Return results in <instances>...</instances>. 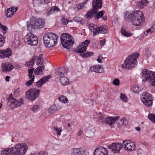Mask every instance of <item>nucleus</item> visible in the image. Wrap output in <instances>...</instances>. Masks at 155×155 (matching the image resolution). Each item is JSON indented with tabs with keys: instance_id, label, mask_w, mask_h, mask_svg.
Segmentation results:
<instances>
[{
	"instance_id": "1",
	"label": "nucleus",
	"mask_w": 155,
	"mask_h": 155,
	"mask_svg": "<svg viewBox=\"0 0 155 155\" xmlns=\"http://www.w3.org/2000/svg\"><path fill=\"white\" fill-rule=\"evenodd\" d=\"M124 19L127 22H131L133 25L136 26H141L144 20L143 13L140 11L132 13L127 12L125 15Z\"/></svg>"
},
{
	"instance_id": "2",
	"label": "nucleus",
	"mask_w": 155,
	"mask_h": 155,
	"mask_svg": "<svg viewBox=\"0 0 155 155\" xmlns=\"http://www.w3.org/2000/svg\"><path fill=\"white\" fill-rule=\"evenodd\" d=\"M139 54L137 53H134L129 55L122 66L123 69H130L137 66V62L136 59Z\"/></svg>"
},
{
	"instance_id": "3",
	"label": "nucleus",
	"mask_w": 155,
	"mask_h": 155,
	"mask_svg": "<svg viewBox=\"0 0 155 155\" xmlns=\"http://www.w3.org/2000/svg\"><path fill=\"white\" fill-rule=\"evenodd\" d=\"M58 38L57 35L51 32H49L44 36L43 40L45 46L50 48L57 44Z\"/></svg>"
},
{
	"instance_id": "4",
	"label": "nucleus",
	"mask_w": 155,
	"mask_h": 155,
	"mask_svg": "<svg viewBox=\"0 0 155 155\" xmlns=\"http://www.w3.org/2000/svg\"><path fill=\"white\" fill-rule=\"evenodd\" d=\"M45 24V20L42 18H37L32 17L30 18L29 24L27 25L28 30L32 31V29H40L42 28Z\"/></svg>"
},
{
	"instance_id": "5",
	"label": "nucleus",
	"mask_w": 155,
	"mask_h": 155,
	"mask_svg": "<svg viewBox=\"0 0 155 155\" xmlns=\"http://www.w3.org/2000/svg\"><path fill=\"white\" fill-rule=\"evenodd\" d=\"M142 81H148L152 85L155 86V73L147 69H143L142 72Z\"/></svg>"
},
{
	"instance_id": "6",
	"label": "nucleus",
	"mask_w": 155,
	"mask_h": 155,
	"mask_svg": "<svg viewBox=\"0 0 155 155\" xmlns=\"http://www.w3.org/2000/svg\"><path fill=\"white\" fill-rule=\"evenodd\" d=\"M62 44L64 48L69 49L74 43L73 37L67 33H64L61 37Z\"/></svg>"
},
{
	"instance_id": "7",
	"label": "nucleus",
	"mask_w": 155,
	"mask_h": 155,
	"mask_svg": "<svg viewBox=\"0 0 155 155\" xmlns=\"http://www.w3.org/2000/svg\"><path fill=\"white\" fill-rule=\"evenodd\" d=\"M40 90L34 88L28 90L25 94V97L27 100L32 101L39 97Z\"/></svg>"
},
{
	"instance_id": "8",
	"label": "nucleus",
	"mask_w": 155,
	"mask_h": 155,
	"mask_svg": "<svg viewBox=\"0 0 155 155\" xmlns=\"http://www.w3.org/2000/svg\"><path fill=\"white\" fill-rule=\"evenodd\" d=\"M16 155H25L28 149V146L25 143H18L14 147Z\"/></svg>"
},
{
	"instance_id": "9",
	"label": "nucleus",
	"mask_w": 155,
	"mask_h": 155,
	"mask_svg": "<svg viewBox=\"0 0 155 155\" xmlns=\"http://www.w3.org/2000/svg\"><path fill=\"white\" fill-rule=\"evenodd\" d=\"M5 101L8 103H10V105L13 106L14 108H16L23 104L22 98L17 100L12 96V94H10L9 97L6 99Z\"/></svg>"
},
{
	"instance_id": "10",
	"label": "nucleus",
	"mask_w": 155,
	"mask_h": 155,
	"mask_svg": "<svg viewBox=\"0 0 155 155\" xmlns=\"http://www.w3.org/2000/svg\"><path fill=\"white\" fill-rule=\"evenodd\" d=\"M88 26L90 30L93 31V35L95 36L99 33H102L103 34H106L107 33V28L105 26H100L98 27H96L95 28L94 25L93 24H89Z\"/></svg>"
},
{
	"instance_id": "11",
	"label": "nucleus",
	"mask_w": 155,
	"mask_h": 155,
	"mask_svg": "<svg viewBox=\"0 0 155 155\" xmlns=\"http://www.w3.org/2000/svg\"><path fill=\"white\" fill-rule=\"evenodd\" d=\"M25 40L29 45L31 46H36L38 44V38L31 33H28L25 36Z\"/></svg>"
},
{
	"instance_id": "12",
	"label": "nucleus",
	"mask_w": 155,
	"mask_h": 155,
	"mask_svg": "<svg viewBox=\"0 0 155 155\" xmlns=\"http://www.w3.org/2000/svg\"><path fill=\"white\" fill-rule=\"evenodd\" d=\"M142 96L141 100L143 104L147 106H151L153 100L150 95L148 93L144 92L143 93Z\"/></svg>"
},
{
	"instance_id": "13",
	"label": "nucleus",
	"mask_w": 155,
	"mask_h": 155,
	"mask_svg": "<svg viewBox=\"0 0 155 155\" xmlns=\"http://www.w3.org/2000/svg\"><path fill=\"white\" fill-rule=\"evenodd\" d=\"M122 147L125 150L129 151H132L134 150L136 148L134 143L131 142L129 140H125L123 141Z\"/></svg>"
},
{
	"instance_id": "14",
	"label": "nucleus",
	"mask_w": 155,
	"mask_h": 155,
	"mask_svg": "<svg viewBox=\"0 0 155 155\" xmlns=\"http://www.w3.org/2000/svg\"><path fill=\"white\" fill-rule=\"evenodd\" d=\"M90 43L89 40H87L84 42H82L76 48H75L74 51L77 53H84L87 49V47Z\"/></svg>"
},
{
	"instance_id": "15",
	"label": "nucleus",
	"mask_w": 155,
	"mask_h": 155,
	"mask_svg": "<svg viewBox=\"0 0 155 155\" xmlns=\"http://www.w3.org/2000/svg\"><path fill=\"white\" fill-rule=\"evenodd\" d=\"M108 147L114 153H119L121 147H122V144L120 143H113L109 145Z\"/></svg>"
},
{
	"instance_id": "16",
	"label": "nucleus",
	"mask_w": 155,
	"mask_h": 155,
	"mask_svg": "<svg viewBox=\"0 0 155 155\" xmlns=\"http://www.w3.org/2000/svg\"><path fill=\"white\" fill-rule=\"evenodd\" d=\"M108 151L107 149L101 147L96 148L94 153V155H107Z\"/></svg>"
},
{
	"instance_id": "17",
	"label": "nucleus",
	"mask_w": 155,
	"mask_h": 155,
	"mask_svg": "<svg viewBox=\"0 0 155 155\" xmlns=\"http://www.w3.org/2000/svg\"><path fill=\"white\" fill-rule=\"evenodd\" d=\"M71 154L73 155H85L86 151L83 148H73L71 149Z\"/></svg>"
},
{
	"instance_id": "18",
	"label": "nucleus",
	"mask_w": 155,
	"mask_h": 155,
	"mask_svg": "<svg viewBox=\"0 0 155 155\" xmlns=\"http://www.w3.org/2000/svg\"><path fill=\"white\" fill-rule=\"evenodd\" d=\"M14 147L5 149L1 151L2 155H16Z\"/></svg>"
},
{
	"instance_id": "19",
	"label": "nucleus",
	"mask_w": 155,
	"mask_h": 155,
	"mask_svg": "<svg viewBox=\"0 0 155 155\" xmlns=\"http://www.w3.org/2000/svg\"><path fill=\"white\" fill-rule=\"evenodd\" d=\"M68 70L64 67L58 68L56 70L55 73L60 78L64 77V76L68 72Z\"/></svg>"
},
{
	"instance_id": "20",
	"label": "nucleus",
	"mask_w": 155,
	"mask_h": 155,
	"mask_svg": "<svg viewBox=\"0 0 155 155\" xmlns=\"http://www.w3.org/2000/svg\"><path fill=\"white\" fill-rule=\"evenodd\" d=\"M12 54V51L9 48L5 50H0V58H4L6 57L9 58Z\"/></svg>"
},
{
	"instance_id": "21",
	"label": "nucleus",
	"mask_w": 155,
	"mask_h": 155,
	"mask_svg": "<svg viewBox=\"0 0 155 155\" xmlns=\"http://www.w3.org/2000/svg\"><path fill=\"white\" fill-rule=\"evenodd\" d=\"M2 71L5 72L11 71L14 68L13 65L9 62L2 63Z\"/></svg>"
},
{
	"instance_id": "22",
	"label": "nucleus",
	"mask_w": 155,
	"mask_h": 155,
	"mask_svg": "<svg viewBox=\"0 0 155 155\" xmlns=\"http://www.w3.org/2000/svg\"><path fill=\"white\" fill-rule=\"evenodd\" d=\"M92 4V9L97 12L102 6V0H93Z\"/></svg>"
},
{
	"instance_id": "23",
	"label": "nucleus",
	"mask_w": 155,
	"mask_h": 155,
	"mask_svg": "<svg viewBox=\"0 0 155 155\" xmlns=\"http://www.w3.org/2000/svg\"><path fill=\"white\" fill-rule=\"evenodd\" d=\"M18 9L17 7H11L8 8L5 11V15L7 18L12 17L14 14L15 12H16Z\"/></svg>"
},
{
	"instance_id": "24",
	"label": "nucleus",
	"mask_w": 155,
	"mask_h": 155,
	"mask_svg": "<svg viewBox=\"0 0 155 155\" xmlns=\"http://www.w3.org/2000/svg\"><path fill=\"white\" fill-rule=\"evenodd\" d=\"M95 129L92 126L88 127L85 130L86 136L88 137H91L94 136Z\"/></svg>"
},
{
	"instance_id": "25",
	"label": "nucleus",
	"mask_w": 155,
	"mask_h": 155,
	"mask_svg": "<svg viewBox=\"0 0 155 155\" xmlns=\"http://www.w3.org/2000/svg\"><path fill=\"white\" fill-rule=\"evenodd\" d=\"M51 75H48L41 78L40 80L36 82L37 87H41L42 85L47 81L48 79L51 78Z\"/></svg>"
},
{
	"instance_id": "26",
	"label": "nucleus",
	"mask_w": 155,
	"mask_h": 155,
	"mask_svg": "<svg viewBox=\"0 0 155 155\" xmlns=\"http://www.w3.org/2000/svg\"><path fill=\"white\" fill-rule=\"evenodd\" d=\"M90 70L92 72L101 73L103 70V67L101 65H94L91 67Z\"/></svg>"
},
{
	"instance_id": "27",
	"label": "nucleus",
	"mask_w": 155,
	"mask_h": 155,
	"mask_svg": "<svg viewBox=\"0 0 155 155\" xmlns=\"http://www.w3.org/2000/svg\"><path fill=\"white\" fill-rule=\"evenodd\" d=\"M119 116L116 117H108L106 118L105 123L106 124H108L110 125L112 124L119 118Z\"/></svg>"
},
{
	"instance_id": "28",
	"label": "nucleus",
	"mask_w": 155,
	"mask_h": 155,
	"mask_svg": "<svg viewBox=\"0 0 155 155\" xmlns=\"http://www.w3.org/2000/svg\"><path fill=\"white\" fill-rule=\"evenodd\" d=\"M97 12L93 9H91L87 12L86 14L85 15V17L87 19L89 20L93 16L94 17V15L96 14Z\"/></svg>"
},
{
	"instance_id": "29",
	"label": "nucleus",
	"mask_w": 155,
	"mask_h": 155,
	"mask_svg": "<svg viewBox=\"0 0 155 155\" xmlns=\"http://www.w3.org/2000/svg\"><path fill=\"white\" fill-rule=\"evenodd\" d=\"M61 109V107H58L55 105H53L50 107L48 110V111L49 114H53Z\"/></svg>"
},
{
	"instance_id": "30",
	"label": "nucleus",
	"mask_w": 155,
	"mask_h": 155,
	"mask_svg": "<svg viewBox=\"0 0 155 155\" xmlns=\"http://www.w3.org/2000/svg\"><path fill=\"white\" fill-rule=\"evenodd\" d=\"M59 11V8L57 7L54 6L47 12V15L49 16L54 12H58Z\"/></svg>"
},
{
	"instance_id": "31",
	"label": "nucleus",
	"mask_w": 155,
	"mask_h": 155,
	"mask_svg": "<svg viewBox=\"0 0 155 155\" xmlns=\"http://www.w3.org/2000/svg\"><path fill=\"white\" fill-rule=\"evenodd\" d=\"M148 2V1L147 0H142L140 2H137V6L141 8H144V6L147 5Z\"/></svg>"
},
{
	"instance_id": "32",
	"label": "nucleus",
	"mask_w": 155,
	"mask_h": 155,
	"mask_svg": "<svg viewBox=\"0 0 155 155\" xmlns=\"http://www.w3.org/2000/svg\"><path fill=\"white\" fill-rule=\"evenodd\" d=\"M60 82L63 85H66L69 83V81L68 78L65 77L60 78Z\"/></svg>"
},
{
	"instance_id": "33",
	"label": "nucleus",
	"mask_w": 155,
	"mask_h": 155,
	"mask_svg": "<svg viewBox=\"0 0 155 155\" xmlns=\"http://www.w3.org/2000/svg\"><path fill=\"white\" fill-rule=\"evenodd\" d=\"M35 59V58L34 57H33L30 60L27 61L25 64H26L28 67L30 68H32L33 66Z\"/></svg>"
},
{
	"instance_id": "34",
	"label": "nucleus",
	"mask_w": 155,
	"mask_h": 155,
	"mask_svg": "<svg viewBox=\"0 0 155 155\" xmlns=\"http://www.w3.org/2000/svg\"><path fill=\"white\" fill-rule=\"evenodd\" d=\"M38 58L37 61V64L38 65H40L43 64L44 61L42 55L40 54L38 57Z\"/></svg>"
},
{
	"instance_id": "35",
	"label": "nucleus",
	"mask_w": 155,
	"mask_h": 155,
	"mask_svg": "<svg viewBox=\"0 0 155 155\" xmlns=\"http://www.w3.org/2000/svg\"><path fill=\"white\" fill-rule=\"evenodd\" d=\"M45 3L44 0H33V3L34 6H39L41 4Z\"/></svg>"
},
{
	"instance_id": "36",
	"label": "nucleus",
	"mask_w": 155,
	"mask_h": 155,
	"mask_svg": "<svg viewBox=\"0 0 155 155\" xmlns=\"http://www.w3.org/2000/svg\"><path fill=\"white\" fill-rule=\"evenodd\" d=\"M45 66L42 65L38 67L35 71V74H38L39 72H42L45 70Z\"/></svg>"
},
{
	"instance_id": "37",
	"label": "nucleus",
	"mask_w": 155,
	"mask_h": 155,
	"mask_svg": "<svg viewBox=\"0 0 155 155\" xmlns=\"http://www.w3.org/2000/svg\"><path fill=\"white\" fill-rule=\"evenodd\" d=\"M121 32L123 35L126 37H129L131 36L132 34L130 33H128L124 29L121 28Z\"/></svg>"
},
{
	"instance_id": "38",
	"label": "nucleus",
	"mask_w": 155,
	"mask_h": 155,
	"mask_svg": "<svg viewBox=\"0 0 155 155\" xmlns=\"http://www.w3.org/2000/svg\"><path fill=\"white\" fill-rule=\"evenodd\" d=\"M104 12L103 10L100 11L98 13H97V12L96 14L94 15V18H96L97 19L100 18L103 15Z\"/></svg>"
},
{
	"instance_id": "39",
	"label": "nucleus",
	"mask_w": 155,
	"mask_h": 155,
	"mask_svg": "<svg viewBox=\"0 0 155 155\" xmlns=\"http://www.w3.org/2000/svg\"><path fill=\"white\" fill-rule=\"evenodd\" d=\"M58 99L61 102L64 103H67L68 100L66 97L63 95H61L58 98Z\"/></svg>"
},
{
	"instance_id": "40",
	"label": "nucleus",
	"mask_w": 155,
	"mask_h": 155,
	"mask_svg": "<svg viewBox=\"0 0 155 155\" xmlns=\"http://www.w3.org/2000/svg\"><path fill=\"white\" fill-rule=\"evenodd\" d=\"M128 122L127 120L125 118H123L122 119H121L120 121V123H118V124L120 125L121 124H122L123 126H125L127 124Z\"/></svg>"
},
{
	"instance_id": "41",
	"label": "nucleus",
	"mask_w": 155,
	"mask_h": 155,
	"mask_svg": "<svg viewBox=\"0 0 155 155\" xmlns=\"http://www.w3.org/2000/svg\"><path fill=\"white\" fill-rule=\"evenodd\" d=\"M5 38L0 34V47H2L5 42Z\"/></svg>"
},
{
	"instance_id": "42",
	"label": "nucleus",
	"mask_w": 155,
	"mask_h": 155,
	"mask_svg": "<svg viewBox=\"0 0 155 155\" xmlns=\"http://www.w3.org/2000/svg\"><path fill=\"white\" fill-rule=\"evenodd\" d=\"M92 52L87 51L86 53H84L82 54V56L84 58H87L93 55Z\"/></svg>"
},
{
	"instance_id": "43",
	"label": "nucleus",
	"mask_w": 155,
	"mask_h": 155,
	"mask_svg": "<svg viewBox=\"0 0 155 155\" xmlns=\"http://www.w3.org/2000/svg\"><path fill=\"white\" fill-rule=\"evenodd\" d=\"M148 117L152 122L155 123V115L153 114H149Z\"/></svg>"
},
{
	"instance_id": "44",
	"label": "nucleus",
	"mask_w": 155,
	"mask_h": 155,
	"mask_svg": "<svg viewBox=\"0 0 155 155\" xmlns=\"http://www.w3.org/2000/svg\"><path fill=\"white\" fill-rule=\"evenodd\" d=\"M120 98L121 100L125 102H127L128 101V99L127 97L124 94L121 93V95L120 96Z\"/></svg>"
},
{
	"instance_id": "45",
	"label": "nucleus",
	"mask_w": 155,
	"mask_h": 155,
	"mask_svg": "<svg viewBox=\"0 0 155 155\" xmlns=\"http://www.w3.org/2000/svg\"><path fill=\"white\" fill-rule=\"evenodd\" d=\"M54 129L57 133L58 135L59 136L61 135V132L62 129L61 128H58L56 127H54Z\"/></svg>"
},
{
	"instance_id": "46",
	"label": "nucleus",
	"mask_w": 155,
	"mask_h": 155,
	"mask_svg": "<svg viewBox=\"0 0 155 155\" xmlns=\"http://www.w3.org/2000/svg\"><path fill=\"white\" fill-rule=\"evenodd\" d=\"M31 79L30 80H29L25 84L27 86H29L31 85L32 83L34 81V75H33V77L31 79Z\"/></svg>"
},
{
	"instance_id": "47",
	"label": "nucleus",
	"mask_w": 155,
	"mask_h": 155,
	"mask_svg": "<svg viewBox=\"0 0 155 155\" xmlns=\"http://www.w3.org/2000/svg\"><path fill=\"white\" fill-rule=\"evenodd\" d=\"M112 83L116 86H119L120 84V80L118 78H115L114 80Z\"/></svg>"
},
{
	"instance_id": "48",
	"label": "nucleus",
	"mask_w": 155,
	"mask_h": 155,
	"mask_svg": "<svg viewBox=\"0 0 155 155\" xmlns=\"http://www.w3.org/2000/svg\"><path fill=\"white\" fill-rule=\"evenodd\" d=\"M40 109V106L38 105H34L32 108V110L33 112H36Z\"/></svg>"
},
{
	"instance_id": "49",
	"label": "nucleus",
	"mask_w": 155,
	"mask_h": 155,
	"mask_svg": "<svg viewBox=\"0 0 155 155\" xmlns=\"http://www.w3.org/2000/svg\"><path fill=\"white\" fill-rule=\"evenodd\" d=\"M0 28H1L4 31V34L6 33V31L8 29L5 26L2 25L1 23H0Z\"/></svg>"
},
{
	"instance_id": "50",
	"label": "nucleus",
	"mask_w": 155,
	"mask_h": 155,
	"mask_svg": "<svg viewBox=\"0 0 155 155\" xmlns=\"http://www.w3.org/2000/svg\"><path fill=\"white\" fill-rule=\"evenodd\" d=\"M61 20L63 25H67L68 23V20L67 18L65 19L64 17H63Z\"/></svg>"
},
{
	"instance_id": "51",
	"label": "nucleus",
	"mask_w": 155,
	"mask_h": 155,
	"mask_svg": "<svg viewBox=\"0 0 155 155\" xmlns=\"http://www.w3.org/2000/svg\"><path fill=\"white\" fill-rule=\"evenodd\" d=\"M154 31V29L153 28H151L148 29L146 31L144 32V34L145 35H147L148 33L151 34Z\"/></svg>"
},
{
	"instance_id": "52",
	"label": "nucleus",
	"mask_w": 155,
	"mask_h": 155,
	"mask_svg": "<svg viewBox=\"0 0 155 155\" xmlns=\"http://www.w3.org/2000/svg\"><path fill=\"white\" fill-rule=\"evenodd\" d=\"M19 95V91L18 89H16L14 93V96L15 97H18Z\"/></svg>"
},
{
	"instance_id": "53",
	"label": "nucleus",
	"mask_w": 155,
	"mask_h": 155,
	"mask_svg": "<svg viewBox=\"0 0 155 155\" xmlns=\"http://www.w3.org/2000/svg\"><path fill=\"white\" fill-rule=\"evenodd\" d=\"M84 5L82 3H80L79 5H78L77 8V9L78 10L80 9H82L84 6Z\"/></svg>"
},
{
	"instance_id": "54",
	"label": "nucleus",
	"mask_w": 155,
	"mask_h": 155,
	"mask_svg": "<svg viewBox=\"0 0 155 155\" xmlns=\"http://www.w3.org/2000/svg\"><path fill=\"white\" fill-rule=\"evenodd\" d=\"M81 18L78 17H75L73 18V20L75 21L79 22V21H81Z\"/></svg>"
},
{
	"instance_id": "55",
	"label": "nucleus",
	"mask_w": 155,
	"mask_h": 155,
	"mask_svg": "<svg viewBox=\"0 0 155 155\" xmlns=\"http://www.w3.org/2000/svg\"><path fill=\"white\" fill-rule=\"evenodd\" d=\"M48 153L46 151H41L38 153V155H47Z\"/></svg>"
},
{
	"instance_id": "56",
	"label": "nucleus",
	"mask_w": 155,
	"mask_h": 155,
	"mask_svg": "<svg viewBox=\"0 0 155 155\" xmlns=\"http://www.w3.org/2000/svg\"><path fill=\"white\" fill-rule=\"evenodd\" d=\"M105 42H106L105 39H103L102 40H101L100 42V45L101 46H103L104 45Z\"/></svg>"
},
{
	"instance_id": "57",
	"label": "nucleus",
	"mask_w": 155,
	"mask_h": 155,
	"mask_svg": "<svg viewBox=\"0 0 155 155\" xmlns=\"http://www.w3.org/2000/svg\"><path fill=\"white\" fill-rule=\"evenodd\" d=\"M34 69V68H32L31 69H28V71L29 75H30V74H31V75H32V74Z\"/></svg>"
},
{
	"instance_id": "58",
	"label": "nucleus",
	"mask_w": 155,
	"mask_h": 155,
	"mask_svg": "<svg viewBox=\"0 0 155 155\" xmlns=\"http://www.w3.org/2000/svg\"><path fill=\"white\" fill-rule=\"evenodd\" d=\"M137 154L138 155H144L143 151L141 150H137Z\"/></svg>"
},
{
	"instance_id": "59",
	"label": "nucleus",
	"mask_w": 155,
	"mask_h": 155,
	"mask_svg": "<svg viewBox=\"0 0 155 155\" xmlns=\"http://www.w3.org/2000/svg\"><path fill=\"white\" fill-rule=\"evenodd\" d=\"M83 132L82 130L80 129V130L79 132L77 133V134L78 136H80L83 134Z\"/></svg>"
},
{
	"instance_id": "60",
	"label": "nucleus",
	"mask_w": 155,
	"mask_h": 155,
	"mask_svg": "<svg viewBox=\"0 0 155 155\" xmlns=\"http://www.w3.org/2000/svg\"><path fill=\"white\" fill-rule=\"evenodd\" d=\"M138 89V87H137V88H136V87H135L134 86L133 87V91L135 92V93H137V90H136V89Z\"/></svg>"
},
{
	"instance_id": "61",
	"label": "nucleus",
	"mask_w": 155,
	"mask_h": 155,
	"mask_svg": "<svg viewBox=\"0 0 155 155\" xmlns=\"http://www.w3.org/2000/svg\"><path fill=\"white\" fill-rule=\"evenodd\" d=\"M10 78V77L9 76H6V77H5V80L7 81H9V79Z\"/></svg>"
},
{
	"instance_id": "62",
	"label": "nucleus",
	"mask_w": 155,
	"mask_h": 155,
	"mask_svg": "<svg viewBox=\"0 0 155 155\" xmlns=\"http://www.w3.org/2000/svg\"><path fill=\"white\" fill-rule=\"evenodd\" d=\"M79 22H80L81 23V24L83 25L84 24V20L82 18H81V21H80Z\"/></svg>"
},
{
	"instance_id": "63",
	"label": "nucleus",
	"mask_w": 155,
	"mask_h": 155,
	"mask_svg": "<svg viewBox=\"0 0 155 155\" xmlns=\"http://www.w3.org/2000/svg\"><path fill=\"white\" fill-rule=\"evenodd\" d=\"M70 126H71V125H70V124H68V126L67 127L68 130L69 131H71V130L70 128H69V127H70Z\"/></svg>"
},
{
	"instance_id": "64",
	"label": "nucleus",
	"mask_w": 155,
	"mask_h": 155,
	"mask_svg": "<svg viewBox=\"0 0 155 155\" xmlns=\"http://www.w3.org/2000/svg\"><path fill=\"white\" fill-rule=\"evenodd\" d=\"M97 60L99 63H101L102 62V61L100 58H98Z\"/></svg>"
}]
</instances>
